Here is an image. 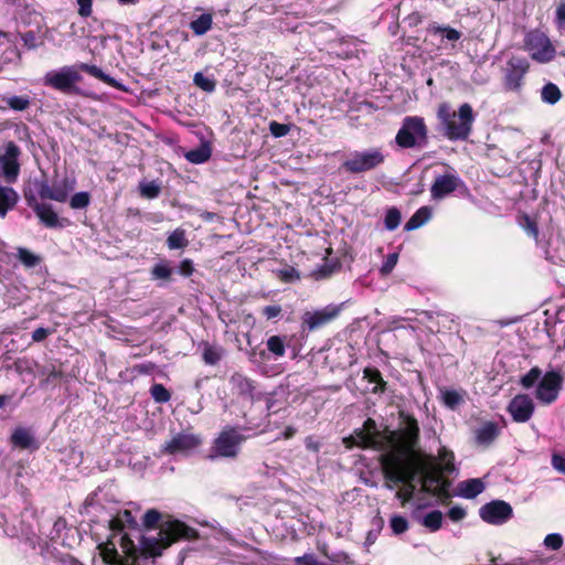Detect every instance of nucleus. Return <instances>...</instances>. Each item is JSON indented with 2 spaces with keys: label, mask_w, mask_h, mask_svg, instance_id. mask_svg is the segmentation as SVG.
<instances>
[{
  "label": "nucleus",
  "mask_w": 565,
  "mask_h": 565,
  "mask_svg": "<svg viewBox=\"0 0 565 565\" xmlns=\"http://www.w3.org/2000/svg\"><path fill=\"white\" fill-rule=\"evenodd\" d=\"M404 423V428L390 431L386 439L388 449L379 458L385 487L392 490L398 484L403 486L395 493L402 505L413 499L416 489L415 481L419 473V452L416 448L420 433L414 416H405Z\"/></svg>",
  "instance_id": "1"
},
{
  "label": "nucleus",
  "mask_w": 565,
  "mask_h": 565,
  "mask_svg": "<svg viewBox=\"0 0 565 565\" xmlns=\"http://www.w3.org/2000/svg\"><path fill=\"white\" fill-rule=\"evenodd\" d=\"M196 536V530L184 522L179 520L169 521L161 525L158 537L141 536L139 555L145 558H156L161 556L162 551L173 543L180 540L195 539Z\"/></svg>",
  "instance_id": "2"
},
{
  "label": "nucleus",
  "mask_w": 565,
  "mask_h": 565,
  "mask_svg": "<svg viewBox=\"0 0 565 565\" xmlns=\"http://www.w3.org/2000/svg\"><path fill=\"white\" fill-rule=\"evenodd\" d=\"M79 71L94 76L111 87H119V83L114 77L105 74L98 66L87 63L66 66L58 72H50L44 77V84L66 94L78 93L76 84L83 79Z\"/></svg>",
  "instance_id": "3"
},
{
  "label": "nucleus",
  "mask_w": 565,
  "mask_h": 565,
  "mask_svg": "<svg viewBox=\"0 0 565 565\" xmlns=\"http://www.w3.org/2000/svg\"><path fill=\"white\" fill-rule=\"evenodd\" d=\"M437 117L444 126V135L449 140H467L472 130L475 115L470 104L460 105L458 113L452 111L447 103L438 106Z\"/></svg>",
  "instance_id": "4"
},
{
  "label": "nucleus",
  "mask_w": 565,
  "mask_h": 565,
  "mask_svg": "<svg viewBox=\"0 0 565 565\" xmlns=\"http://www.w3.org/2000/svg\"><path fill=\"white\" fill-rule=\"evenodd\" d=\"M396 145L402 149L424 148L428 145V128L420 116H406L395 136Z\"/></svg>",
  "instance_id": "5"
},
{
  "label": "nucleus",
  "mask_w": 565,
  "mask_h": 565,
  "mask_svg": "<svg viewBox=\"0 0 565 565\" xmlns=\"http://www.w3.org/2000/svg\"><path fill=\"white\" fill-rule=\"evenodd\" d=\"M386 156L381 148L354 151L342 163L341 168L349 173L360 174L375 170L385 162Z\"/></svg>",
  "instance_id": "6"
},
{
  "label": "nucleus",
  "mask_w": 565,
  "mask_h": 565,
  "mask_svg": "<svg viewBox=\"0 0 565 565\" xmlns=\"http://www.w3.org/2000/svg\"><path fill=\"white\" fill-rule=\"evenodd\" d=\"M245 439L246 437L239 433L238 427L226 426L212 444L211 458H236Z\"/></svg>",
  "instance_id": "7"
},
{
  "label": "nucleus",
  "mask_w": 565,
  "mask_h": 565,
  "mask_svg": "<svg viewBox=\"0 0 565 565\" xmlns=\"http://www.w3.org/2000/svg\"><path fill=\"white\" fill-rule=\"evenodd\" d=\"M564 375L558 370L545 372L536 385L534 396L543 405L555 403L563 388Z\"/></svg>",
  "instance_id": "8"
},
{
  "label": "nucleus",
  "mask_w": 565,
  "mask_h": 565,
  "mask_svg": "<svg viewBox=\"0 0 565 565\" xmlns=\"http://www.w3.org/2000/svg\"><path fill=\"white\" fill-rule=\"evenodd\" d=\"M524 49L540 63L551 62L555 57V47L548 36L540 30H532L525 35Z\"/></svg>",
  "instance_id": "9"
},
{
  "label": "nucleus",
  "mask_w": 565,
  "mask_h": 565,
  "mask_svg": "<svg viewBox=\"0 0 565 565\" xmlns=\"http://www.w3.org/2000/svg\"><path fill=\"white\" fill-rule=\"evenodd\" d=\"M530 70V63L525 57L512 56L504 71L503 84L507 90L519 92L523 85V78Z\"/></svg>",
  "instance_id": "10"
},
{
  "label": "nucleus",
  "mask_w": 565,
  "mask_h": 565,
  "mask_svg": "<svg viewBox=\"0 0 565 565\" xmlns=\"http://www.w3.org/2000/svg\"><path fill=\"white\" fill-rule=\"evenodd\" d=\"M341 312V306L329 305L322 309L315 311H307L302 316V328L308 332L319 330L333 320H335Z\"/></svg>",
  "instance_id": "11"
},
{
  "label": "nucleus",
  "mask_w": 565,
  "mask_h": 565,
  "mask_svg": "<svg viewBox=\"0 0 565 565\" xmlns=\"http://www.w3.org/2000/svg\"><path fill=\"white\" fill-rule=\"evenodd\" d=\"M20 148L13 141H9L4 153L0 156V175L9 184L14 183L20 174Z\"/></svg>",
  "instance_id": "12"
},
{
  "label": "nucleus",
  "mask_w": 565,
  "mask_h": 565,
  "mask_svg": "<svg viewBox=\"0 0 565 565\" xmlns=\"http://www.w3.org/2000/svg\"><path fill=\"white\" fill-rule=\"evenodd\" d=\"M513 515L510 503L503 500H493L479 509V516L482 521L492 525H500L509 521Z\"/></svg>",
  "instance_id": "13"
},
{
  "label": "nucleus",
  "mask_w": 565,
  "mask_h": 565,
  "mask_svg": "<svg viewBox=\"0 0 565 565\" xmlns=\"http://www.w3.org/2000/svg\"><path fill=\"white\" fill-rule=\"evenodd\" d=\"M507 411L511 415L513 422L526 423L533 416L535 405L527 394H518L510 401Z\"/></svg>",
  "instance_id": "14"
},
{
  "label": "nucleus",
  "mask_w": 565,
  "mask_h": 565,
  "mask_svg": "<svg viewBox=\"0 0 565 565\" xmlns=\"http://www.w3.org/2000/svg\"><path fill=\"white\" fill-rule=\"evenodd\" d=\"M202 444V438L194 434L180 433L173 436L166 445V451L170 455L188 452L198 448Z\"/></svg>",
  "instance_id": "15"
},
{
  "label": "nucleus",
  "mask_w": 565,
  "mask_h": 565,
  "mask_svg": "<svg viewBox=\"0 0 565 565\" xmlns=\"http://www.w3.org/2000/svg\"><path fill=\"white\" fill-rule=\"evenodd\" d=\"M459 182V178L455 174L438 175L430 188L431 198L434 200L444 199L457 190Z\"/></svg>",
  "instance_id": "16"
},
{
  "label": "nucleus",
  "mask_w": 565,
  "mask_h": 565,
  "mask_svg": "<svg viewBox=\"0 0 565 565\" xmlns=\"http://www.w3.org/2000/svg\"><path fill=\"white\" fill-rule=\"evenodd\" d=\"M72 188L67 185V180L63 179L55 180L52 184L42 183L39 194L42 199L65 202Z\"/></svg>",
  "instance_id": "17"
},
{
  "label": "nucleus",
  "mask_w": 565,
  "mask_h": 565,
  "mask_svg": "<svg viewBox=\"0 0 565 565\" xmlns=\"http://www.w3.org/2000/svg\"><path fill=\"white\" fill-rule=\"evenodd\" d=\"M38 218L47 228H64L71 224L67 217H60L50 204L38 203Z\"/></svg>",
  "instance_id": "18"
},
{
  "label": "nucleus",
  "mask_w": 565,
  "mask_h": 565,
  "mask_svg": "<svg viewBox=\"0 0 565 565\" xmlns=\"http://www.w3.org/2000/svg\"><path fill=\"white\" fill-rule=\"evenodd\" d=\"M422 455L419 454V459ZM422 480V490L425 492V489L434 490L435 486H438L444 475H447L444 469H440L439 466L433 465L429 462V466H423L419 461V473Z\"/></svg>",
  "instance_id": "19"
},
{
  "label": "nucleus",
  "mask_w": 565,
  "mask_h": 565,
  "mask_svg": "<svg viewBox=\"0 0 565 565\" xmlns=\"http://www.w3.org/2000/svg\"><path fill=\"white\" fill-rule=\"evenodd\" d=\"M230 383L239 396L249 401H254L256 398V383L252 379L242 373L235 372L230 377Z\"/></svg>",
  "instance_id": "20"
},
{
  "label": "nucleus",
  "mask_w": 565,
  "mask_h": 565,
  "mask_svg": "<svg viewBox=\"0 0 565 565\" xmlns=\"http://www.w3.org/2000/svg\"><path fill=\"white\" fill-rule=\"evenodd\" d=\"M500 427L495 422L488 420L475 430L476 443L489 447L499 436Z\"/></svg>",
  "instance_id": "21"
},
{
  "label": "nucleus",
  "mask_w": 565,
  "mask_h": 565,
  "mask_svg": "<svg viewBox=\"0 0 565 565\" xmlns=\"http://www.w3.org/2000/svg\"><path fill=\"white\" fill-rule=\"evenodd\" d=\"M437 459L439 460L438 463L435 462V459L433 457H429V462L439 466L440 469H444V471H446L447 475H451L457 470L455 465V454L447 447L441 446L438 449Z\"/></svg>",
  "instance_id": "22"
},
{
  "label": "nucleus",
  "mask_w": 565,
  "mask_h": 565,
  "mask_svg": "<svg viewBox=\"0 0 565 565\" xmlns=\"http://www.w3.org/2000/svg\"><path fill=\"white\" fill-rule=\"evenodd\" d=\"M363 379L369 383L375 384V386L371 390L373 394H384L387 391V382L383 379L379 369L374 366L364 367Z\"/></svg>",
  "instance_id": "23"
},
{
  "label": "nucleus",
  "mask_w": 565,
  "mask_h": 565,
  "mask_svg": "<svg viewBox=\"0 0 565 565\" xmlns=\"http://www.w3.org/2000/svg\"><path fill=\"white\" fill-rule=\"evenodd\" d=\"M34 443V437L30 429L17 427L10 436V444L13 448L28 449Z\"/></svg>",
  "instance_id": "24"
},
{
  "label": "nucleus",
  "mask_w": 565,
  "mask_h": 565,
  "mask_svg": "<svg viewBox=\"0 0 565 565\" xmlns=\"http://www.w3.org/2000/svg\"><path fill=\"white\" fill-rule=\"evenodd\" d=\"M484 490V483L479 478H472L459 483V495L465 499H473Z\"/></svg>",
  "instance_id": "25"
},
{
  "label": "nucleus",
  "mask_w": 565,
  "mask_h": 565,
  "mask_svg": "<svg viewBox=\"0 0 565 565\" xmlns=\"http://www.w3.org/2000/svg\"><path fill=\"white\" fill-rule=\"evenodd\" d=\"M18 193L9 186L0 185V216L4 217L7 213L14 207L18 202Z\"/></svg>",
  "instance_id": "26"
},
{
  "label": "nucleus",
  "mask_w": 565,
  "mask_h": 565,
  "mask_svg": "<svg viewBox=\"0 0 565 565\" xmlns=\"http://www.w3.org/2000/svg\"><path fill=\"white\" fill-rule=\"evenodd\" d=\"M431 216V210L429 206L419 207L406 222L404 230L409 232L423 226Z\"/></svg>",
  "instance_id": "27"
},
{
  "label": "nucleus",
  "mask_w": 565,
  "mask_h": 565,
  "mask_svg": "<svg viewBox=\"0 0 565 565\" xmlns=\"http://www.w3.org/2000/svg\"><path fill=\"white\" fill-rule=\"evenodd\" d=\"M119 545L125 554L124 559H127L129 564L138 565L139 548L135 545L134 541L127 533L120 537Z\"/></svg>",
  "instance_id": "28"
},
{
  "label": "nucleus",
  "mask_w": 565,
  "mask_h": 565,
  "mask_svg": "<svg viewBox=\"0 0 565 565\" xmlns=\"http://www.w3.org/2000/svg\"><path fill=\"white\" fill-rule=\"evenodd\" d=\"M173 269L168 260H161L151 267L150 276L152 280L170 281L172 279Z\"/></svg>",
  "instance_id": "29"
},
{
  "label": "nucleus",
  "mask_w": 565,
  "mask_h": 565,
  "mask_svg": "<svg viewBox=\"0 0 565 565\" xmlns=\"http://www.w3.org/2000/svg\"><path fill=\"white\" fill-rule=\"evenodd\" d=\"M213 24V17L211 13H203L195 20L191 21L190 29L195 35H203L211 30Z\"/></svg>",
  "instance_id": "30"
},
{
  "label": "nucleus",
  "mask_w": 565,
  "mask_h": 565,
  "mask_svg": "<svg viewBox=\"0 0 565 565\" xmlns=\"http://www.w3.org/2000/svg\"><path fill=\"white\" fill-rule=\"evenodd\" d=\"M450 487L451 481L444 475L438 486L434 487V490L425 489V492L438 498L441 502H446L451 498Z\"/></svg>",
  "instance_id": "31"
},
{
  "label": "nucleus",
  "mask_w": 565,
  "mask_h": 565,
  "mask_svg": "<svg viewBox=\"0 0 565 565\" xmlns=\"http://www.w3.org/2000/svg\"><path fill=\"white\" fill-rule=\"evenodd\" d=\"M189 245L185 231L182 228L174 230L167 238L169 249H183Z\"/></svg>",
  "instance_id": "32"
},
{
  "label": "nucleus",
  "mask_w": 565,
  "mask_h": 565,
  "mask_svg": "<svg viewBox=\"0 0 565 565\" xmlns=\"http://www.w3.org/2000/svg\"><path fill=\"white\" fill-rule=\"evenodd\" d=\"M185 158L194 164L204 163L211 158V148L207 145H202L199 148L188 151Z\"/></svg>",
  "instance_id": "33"
},
{
  "label": "nucleus",
  "mask_w": 565,
  "mask_h": 565,
  "mask_svg": "<svg viewBox=\"0 0 565 565\" xmlns=\"http://www.w3.org/2000/svg\"><path fill=\"white\" fill-rule=\"evenodd\" d=\"M422 524L430 532H437L443 526V513L439 510L428 512L423 518Z\"/></svg>",
  "instance_id": "34"
},
{
  "label": "nucleus",
  "mask_w": 565,
  "mask_h": 565,
  "mask_svg": "<svg viewBox=\"0 0 565 565\" xmlns=\"http://www.w3.org/2000/svg\"><path fill=\"white\" fill-rule=\"evenodd\" d=\"M542 375V370L539 366H533L527 373L520 377L519 383L523 388L530 390L534 385H537Z\"/></svg>",
  "instance_id": "35"
},
{
  "label": "nucleus",
  "mask_w": 565,
  "mask_h": 565,
  "mask_svg": "<svg viewBox=\"0 0 565 565\" xmlns=\"http://www.w3.org/2000/svg\"><path fill=\"white\" fill-rule=\"evenodd\" d=\"M541 97L543 102L554 105L561 99L562 93L557 85L550 82L543 86Z\"/></svg>",
  "instance_id": "36"
},
{
  "label": "nucleus",
  "mask_w": 565,
  "mask_h": 565,
  "mask_svg": "<svg viewBox=\"0 0 565 565\" xmlns=\"http://www.w3.org/2000/svg\"><path fill=\"white\" fill-rule=\"evenodd\" d=\"M520 225L529 236L539 242L540 231L535 218L524 213L521 216Z\"/></svg>",
  "instance_id": "37"
},
{
  "label": "nucleus",
  "mask_w": 565,
  "mask_h": 565,
  "mask_svg": "<svg viewBox=\"0 0 565 565\" xmlns=\"http://www.w3.org/2000/svg\"><path fill=\"white\" fill-rule=\"evenodd\" d=\"M150 395L159 404L168 403L171 398L170 391L161 383H154L150 387Z\"/></svg>",
  "instance_id": "38"
},
{
  "label": "nucleus",
  "mask_w": 565,
  "mask_h": 565,
  "mask_svg": "<svg viewBox=\"0 0 565 565\" xmlns=\"http://www.w3.org/2000/svg\"><path fill=\"white\" fill-rule=\"evenodd\" d=\"M267 349L270 353H273L275 356L280 358L285 355L286 352V345L285 341L279 335H271L267 339L266 342Z\"/></svg>",
  "instance_id": "39"
},
{
  "label": "nucleus",
  "mask_w": 565,
  "mask_h": 565,
  "mask_svg": "<svg viewBox=\"0 0 565 565\" xmlns=\"http://www.w3.org/2000/svg\"><path fill=\"white\" fill-rule=\"evenodd\" d=\"M390 527L394 535H401L408 530L409 523L405 516L393 514L390 519Z\"/></svg>",
  "instance_id": "40"
},
{
  "label": "nucleus",
  "mask_w": 565,
  "mask_h": 565,
  "mask_svg": "<svg viewBox=\"0 0 565 565\" xmlns=\"http://www.w3.org/2000/svg\"><path fill=\"white\" fill-rule=\"evenodd\" d=\"M341 268V264L339 260L324 263L317 270H315L313 276L316 279H327L332 276L335 271Z\"/></svg>",
  "instance_id": "41"
},
{
  "label": "nucleus",
  "mask_w": 565,
  "mask_h": 565,
  "mask_svg": "<svg viewBox=\"0 0 565 565\" xmlns=\"http://www.w3.org/2000/svg\"><path fill=\"white\" fill-rule=\"evenodd\" d=\"M402 215L397 207L393 206L386 211L384 225L387 231H394L401 224Z\"/></svg>",
  "instance_id": "42"
},
{
  "label": "nucleus",
  "mask_w": 565,
  "mask_h": 565,
  "mask_svg": "<svg viewBox=\"0 0 565 565\" xmlns=\"http://www.w3.org/2000/svg\"><path fill=\"white\" fill-rule=\"evenodd\" d=\"M193 83L205 93H212L216 88L215 79L204 76L201 72L194 74Z\"/></svg>",
  "instance_id": "43"
},
{
  "label": "nucleus",
  "mask_w": 565,
  "mask_h": 565,
  "mask_svg": "<svg viewBox=\"0 0 565 565\" xmlns=\"http://www.w3.org/2000/svg\"><path fill=\"white\" fill-rule=\"evenodd\" d=\"M139 192L142 198L151 200L159 196L161 188L156 181L141 182L139 184Z\"/></svg>",
  "instance_id": "44"
},
{
  "label": "nucleus",
  "mask_w": 565,
  "mask_h": 565,
  "mask_svg": "<svg viewBox=\"0 0 565 565\" xmlns=\"http://www.w3.org/2000/svg\"><path fill=\"white\" fill-rule=\"evenodd\" d=\"M443 402L448 408L456 409L463 402V398L455 390H445L443 392Z\"/></svg>",
  "instance_id": "45"
},
{
  "label": "nucleus",
  "mask_w": 565,
  "mask_h": 565,
  "mask_svg": "<svg viewBox=\"0 0 565 565\" xmlns=\"http://www.w3.org/2000/svg\"><path fill=\"white\" fill-rule=\"evenodd\" d=\"M90 194L88 192L82 191L75 193L70 201V206L74 210L85 209L89 205Z\"/></svg>",
  "instance_id": "46"
},
{
  "label": "nucleus",
  "mask_w": 565,
  "mask_h": 565,
  "mask_svg": "<svg viewBox=\"0 0 565 565\" xmlns=\"http://www.w3.org/2000/svg\"><path fill=\"white\" fill-rule=\"evenodd\" d=\"M203 361L209 365H215L222 359V353L216 348L206 345L202 354Z\"/></svg>",
  "instance_id": "47"
},
{
  "label": "nucleus",
  "mask_w": 565,
  "mask_h": 565,
  "mask_svg": "<svg viewBox=\"0 0 565 565\" xmlns=\"http://www.w3.org/2000/svg\"><path fill=\"white\" fill-rule=\"evenodd\" d=\"M355 437L358 438V446L361 448H372L376 444L375 436L369 434L367 431H363L361 429H356L354 431Z\"/></svg>",
  "instance_id": "48"
},
{
  "label": "nucleus",
  "mask_w": 565,
  "mask_h": 565,
  "mask_svg": "<svg viewBox=\"0 0 565 565\" xmlns=\"http://www.w3.org/2000/svg\"><path fill=\"white\" fill-rule=\"evenodd\" d=\"M277 276L282 282H294L300 279L299 271L292 266L278 270Z\"/></svg>",
  "instance_id": "49"
},
{
  "label": "nucleus",
  "mask_w": 565,
  "mask_h": 565,
  "mask_svg": "<svg viewBox=\"0 0 565 565\" xmlns=\"http://www.w3.org/2000/svg\"><path fill=\"white\" fill-rule=\"evenodd\" d=\"M161 519V513L156 509H149L143 515L142 523L146 529H156Z\"/></svg>",
  "instance_id": "50"
},
{
  "label": "nucleus",
  "mask_w": 565,
  "mask_h": 565,
  "mask_svg": "<svg viewBox=\"0 0 565 565\" xmlns=\"http://www.w3.org/2000/svg\"><path fill=\"white\" fill-rule=\"evenodd\" d=\"M269 131L276 138L285 137L290 131V125L273 120L269 122Z\"/></svg>",
  "instance_id": "51"
},
{
  "label": "nucleus",
  "mask_w": 565,
  "mask_h": 565,
  "mask_svg": "<svg viewBox=\"0 0 565 565\" xmlns=\"http://www.w3.org/2000/svg\"><path fill=\"white\" fill-rule=\"evenodd\" d=\"M563 542L562 535L557 533L547 534L544 539V545L552 551L559 550Z\"/></svg>",
  "instance_id": "52"
},
{
  "label": "nucleus",
  "mask_w": 565,
  "mask_h": 565,
  "mask_svg": "<svg viewBox=\"0 0 565 565\" xmlns=\"http://www.w3.org/2000/svg\"><path fill=\"white\" fill-rule=\"evenodd\" d=\"M397 260L398 255L396 253L388 254L381 266V274L383 276L391 274L394 267L396 266Z\"/></svg>",
  "instance_id": "53"
},
{
  "label": "nucleus",
  "mask_w": 565,
  "mask_h": 565,
  "mask_svg": "<svg viewBox=\"0 0 565 565\" xmlns=\"http://www.w3.org/2000/svg\"><path fill=\"white\" fill-rule=\"evenodd\" d=\"M77 13L82 18H88L93 13V0H76Z\"/></svg>",
  "instance_id": "54"
},
{
  "label": "nucleus",
  "mask_w": 565,
  "mask_h": 565,
  "mask_svg": "<svg viewBox=\"0 0 565 565\" xmlns=\"http://www.w3.org/2000/svg\"><path fill=\"white\" fill-rule=\"evenodd\" d=\"M194 270V264L190 258L181 260L178 266V273L183 277H191Z\"/></svg>",
  "instance_id": "55"
},
{
  "label": "nucleus",
  "mask_w": 565,
  "mask_h": 565,
  "mask_svg": "<svg viewBox=\"0 0 565 565\" xmlns=\"http://www.w3.org/2000/svg\"><path fill=\"white\" fill-rule=\"evenodd\" d=\"M554 22L557 29H565V0L556 7Z\"/></svg>",
  "instance_id": "56"
},
{
  "label": "nucleus",
  "mask_w": 565,
  "mask_h": 565,
  "mask_svg": "<svg viewBox=\"0 0 565 565\" xmlns=\"http://www.w3.org/2000/svg\"><path fill=\"white\" fill-rule=\"evenodd\" d=\"M117 514L119 515V518L122 520V522L125 523V525L127 527H129V529L137 527L138 523L130 510L126 509V510L119 511Z\"/></svg>",
  "instance_id": "57"
},
{
  "label": "nucleus",
  "mask_w": 565,
  "mask_h": 565,
  "mask_svg": "<svg viewBox=\"0 0 565 565\" xmlns=\"http://www.w3.org/2000/svg\"><path fill=\"white\" fill-rule=\"evenodd\" d=\"M437 32H440L449 41H458L461 38V33L450 26H439Z\"/></svg>",
  "instance_id": "58"
},
{
  "label": "nucleus",
  "mask_w": 565,
  "mask_h": 565,
  "mask_svg": "<svg viewBox=\"0 0 565 565\" xmlns=\"http://www.w3.org/2000/svg\"><path fill=\"white\" fill-rule=\"evenodd\" d=\"M19 259L28 267H32L35 265V255L28 249L19 248L18 252Z\"/></svg>",
  "instance_id": "59"
},
{
  "label": "nucleus",
  "mask_w": 565,
  "mask_h": 565,
  "mask_svg": "<svg viewBox=\"0 0 565 565\" xmlns=\"http://www.w3.org/2000/svg\"><path fill=\"white\" fill-rule=\"evenodd\" d=\"M282 309L279 305H271V306H266L262 309V315L270 320V319H274V318H277L278 316H280Z\"/></svg>",
  "instance_id": "60"
},
{
  "label": "nucleus",
  "mask_w": 565,
  "mask_h": 565,
  "mask_svg": "<svg viewBox=\"0 0 565 565\" xmlns=\"http://www.w3.org/2000/svg\"><path fill=\"white\" fill-rule=\"evenodd\" d=\"M447 515L451 521L459 522L466 518L467 512L463 508L457 505L450 508Z\"/></svg>",
  "instance_id": "61"
},
{
  "label": "nucleus",
  "mask_w": 565,
  "mask_h": 565,
  "mask_svg": "<svg viewBox=\"0 0 565 565\" xmlns=\"http://www.w3.org/2000/svg\"><path fill=\"white\" fill-rule=\"evenodd\" d=\"M29 105V102L22 97L14 96L9 100V106L14 110H24Z\"/></svg>",
  "instance_id": "62"
},
{
  "label": "nucleus",
  "mask_w": 565,
  "mask_h": 565,
  "mask_svg": "<svg viewBox=\"0 0 565 565\" xmlns=\"http://www.w3.org/2000/svg\"><path fill=\"white\" fill-rule=\"evenodd\" d=\"M127 527L122 520L119 518L118 514H116L113 519L109 521V529L114 533H120L124 531V529Z\"/></svg>",
  "instance_id": "63"
},
{
  "label": "nucleus",
  "mask_w": 565,
  "mask_h": 565,
  "mask_svg": "<svg viewBox=\"0 0 565 565\" xmlns=\"http://www.w3.org/2000/svg\"><path fill=\"white\" fill-rule=\"evenodd\" d=\"M552 466L557 471L565 473V457L559 454H554L552 456Z\"/></svg>",
  "instance_id": "64"
}]
</instances>
